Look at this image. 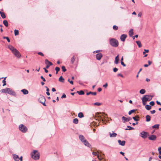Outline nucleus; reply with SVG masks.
<instances>
[{"label":"nucleus","mask_w":161,"mask_h":161,"mask_svg":"<svg viewBox=\"0 0 161 161\" xmlns=\"http://www.w3.org/2000/svg\"><path fill=\"white\" fill-rule=\"evenodd\" d=\"M146 121L149 122L151 120V117L149 115H147L146 116Z\"/></svg>","instance_id":"bb28decb"},{"label":"nucleus","mask_w":161,"mask_h":161,"mask_svg":"<svg viewBox=\"0 0 161 161\" xmlns=\"http://www.w3.org/2000/svg\"><path fill=\"white\" fill-rule=\"evenodd\" d=\"M146 91L144 89H142L139 92L140 94H143L145 93Z\"/></svg>","instance_id":"2f4dec72"},{"label":"nucleus","mask_w":161,"mask_h":161,"mask_svg":"<svg viewBox=\"0 0 161 161\" xmlns=\"http://www.w3.org/2000/svg\"><path fill=\"white\" fill-rule=\"evenodd\" d=\"M157 136L155 135H151L148 138V139L150 140L155 141L156 140Z\"/></svg>","instance_id":"9d476101"},{"label":"nucleus","mask_w":161,"mask_h":161,"mask_svg":"<svg viewBox=\"0 0 161 161\" xmlns=\"http://www.w3.org/2000/svg\"><path fill=\"white\" fill-rule=\"evenodd\" d=\"M75 56H77V54H75V55H74L71 58L70 60V63L71 64H73L74 63V62L75 60Z\"/></svg>","instance_id":"2eb2a0df"},{"label":"nucleus","mask_w":161,"mask_h":161,"mask_svg":"<svg viewBox=\"0 0 161 161\" xmlns=\"http://www.w3.org/2000/svg\"><path fill=\"white\" fill-rule=\"evenodd\" d=\"M131 118L130 117L126 118L124 116H123L122 118V120L123 123H125L126 122H128L131 120Z\"/></svg>","instance_id":"423d86ee"},{"label":"nucleus","mask_w":161,"mask_h":161,"mask_svg":"<svg viewBox=\"0 0 161 161\" xmlns=\"http://www.w3.org/2000/svg\"><path fill=\"white\" fill-rule=\"evenodd\" d=\"M8 47L12 51L13 53L16 49L11 46H8Z\"/></svg>","instance_id":"412c9836"},{"label":"nucleus","mask_w":161,"mask_h":161,"mask_svg":"<svg viewBox=\"0 0 161 161\" xmlns=\"http://www.w3.org/2000/svg\"><path fill=\"white\" fill-rule=\"evenodd\" d=\"M6 77L4 78V79L3 80L2 82L3 83V86H4L6 85V81L5 80V79Z\"/></svg>","instance_id":"37998d69"},{"label":"nucleus","mask_w":161,"mask_h":161,"mask_svg":"<svg viewBox=\"0 0 161 161\" xmlns=\"http://www.w3.org/2000/svg\"><path fill=\"white\" fill-rule=\"evenodd\" d=\"M92 153L94 155L97 156L99 155V153L98 152H93Z\"/></svg>","instance_id":"4c0bfd02"},{"label":"nucleus","mask_w":161,"mask_h":161,"mask_svg":"<svg viewBox=\"0 0 161 161\" xmlns=\"http://www.w3.org/2000/svg\"><path fill=\"white\" fill-rule=\"evenodd\" d=\"M109 43L111 46L114 47H117L119 45L118 41L114 38L111 39L109 41Z\"/></svg>","instance_id":"7ed1b4c3"},{"label":"nucleus","mask_w":161,"mask_h":161,"mask_svg":"<svg viewBox=\"0 0 161 161\" xmlns=\"http://www.w3.org/2000/svg\"><path fill=\"white\" fill-rule=\"evenodd\" d=\"M109 135L111 137H116L117 136V134L116 133L113 132V133L112 134L109 133Z\"/></svg>","instance_id":"4be33fe9"},{"label":"nucleus","mask_w":161,"mask_h":161,"mask_svg":"<svg viewBox=\"0 0 161 161\" xmlns=\"http://www.w3.org/2000/svg\"><path fill=\"white\" fill-rule=\"evenodd\" d=\"M121 64L124 67H125L126 66V64H124V63L123 61H121Z\"/></svg>","instance_id":"13d9d810"},{"label":"nucleus","mask_w":161,"mask_h":161,"mask_svg":"<svg viewBox=\"0 0 161 161\" xmlns=\"http://www.w3.org/2000/svg\"><path fill=\"white\" fill-rule=\"evenodd\" d=\"M86 94L87 95H90V94H92L93 95H96L97 94V93L96 92H87Z\"/></svg>","instance_id":"5701e85b"},{"label":"nucleus","mask_w":161,"mask_h":161,"mask_svg":"<svg viewBox=\"0 0 161 161\" xmlns=\"http://www.w3.org/2000/svg\"><path fill=\"white\" fill-rule=\"evenodd\" d=\"M45 63L46 64L49 65V66H51L53 65V63L49 61L47 59L45 60Z\"/></svg>","instance_id":"f3484780"},{"label":"nucleus","mask_w":161,"mask_h":161,"mask_svg":"<svg viewBox=\"0 0 161 161\" xmlns=\"http://www.w3.org/2000/svg\"><path fill=\"white\" fill-rule=\"evenodd\" d=\"M145 105V108L147 110H149L151 108V106L148 105Z\"/></svg>","instance_id":"c85d7f7f"},{"label":"nucleus","mask_w":161,"mask_h":161,"mask_svg":"<svg viewBox=\"0 0 161 161\" xmlns=\"http://www.w3.org/2000/svg\"><path fill=\"white\" fill-rule=\"evenodd\" d=\"M43 69H44L45 72L47 73L48 72V70H47L45 68H44Z\"/></svg>","instance_id":"69168bd1"},{"label":"nucleus","mask_w":161,"mask_h":161,"mask_svg":"<svg viewBox=\"0 0 161 161\" xmlns=\"http://www.w3.org/2000/svg\"><path fill=\"white\" fill-rule=\"evenodd\" d=\"M127 36L126 34H123L120 37L121 40L122 42H124L125 41V39Z\"/></svg>","instance_id":"1a4fd4ad"},{"label":"nucleus","mask_w":161,"mask_h":161,"mask_svg":"<svg viewBox=\"0 0 161 161\" xmlns=\"http://www.w3.org/2000/svg\"><path fill=\"white\" fill-rule=\"evenodd\" d=\"M84 116V114L82 112H80L78 114V117L80 118H82Z\"/></svg>","instance_id":"c756f323"},{"label":"nucleus","mask_w":161,"mask_h":161,"mask_svg":"<svg viewBox=\"0 0 161 161\" xmlns=\"http://www.w3.org/2000/svg\"><path fill=\"white\" fill-rule=\"evenodd\" d=\"M66 97V95L65 94H64L61 97V98H65Z\"/></svg>","instance_id":"864d4df0"},{"label":"nucleus","mask_w":161,"mask_h":161,"mask_svg":"<svg viewBox=\"0 0 161 161\" xmlns=\"http://www.w3.org/2000/svg\"><path fill=\"white\" fill-rule=\"evenodd\" d=\"M19 129L22 133H25L27 130V128L26 126L23 124H20L19 125Z\"/></svg>","instance_id":"20e7f679"},{"label":"nucleus","mask_w":161,"mask_h":161,"mask_svg":"<svg viewBox=\"0 0 161 161\" xmlns=\"http://www.w3.org/2000/svg\"><path fill=\"white\" fill-rule=\"evenodd\" d=\"M14 159L16 161H19V158L18 155L16 154H14L13 155Z\"/></svg>","instance_id":"6ab92c4d"},{"label":"nucleus","mask_w":161,"mask_h":161,"mask_svg":"<svg viewBox=\"0 0 161 161\" xmlns=\"http://www.w3.org/2000/svg\"><path fill=\"white\" fill-rule=\"evenodd\" d=\"M149 104L151 106H153L154 105L155 103L153 101H151V102H150Z\"/></svg>","instance_id":"de8ad7c7"},{"label":"nucleus","mask_w":161,"mask_h":161,"mask_svg":"<svg viewBox=\"0 0 161 161\" xmlns=\"http://www.w3.org/2000/svg\"><path fill=\"white\" fill-rule=\"evenodd\" d=\"M38 55H40L42 56H44V54H43L42 53V52H38Z\"/></svg>","instance_id":"8fccbe9b"},{"label":"nucleus","mask_w":161,"mask_h":161,"mask_svg":"<svg viewBox=\"0 0 161 161\" xmlns=\"http://www.w3.org/2000/svg\"><path fill=\"white\" fill-rule=\"evenodd\" d=\"M0 14L1 16L3 19H4L6 18L5 14L3 12L0 11Z\"/></svg>","instance_id":"b1692460"},{"label":"nucleus","mask_w":161,"mask_h":161,"mask_svg":"<svg viewBox=\"0 0 161 161\" xmlns=\"http://www.w3.org/2000/svg\"><path fill=\"white\" fill-rule=\"evenodd\" d=\"M3 23L7 27L8 26V23L7 20H4L3 21Z\"/></svg>","instance_id":"e433bc0d"},{"label":"nucleus","mask_w":161,"mask_h":161,"mask_svg":"<svg viewBox=\"0 0 161 161\" xmlns=\"http://www.w3.org/2000/svg\"><path fill=\"white\" fill-rule=\"evenodd\" d=\"M136 43L139 47H141L142 46V44H141V42H140V41H136Z\"/></svg>","instance_id":"f704fd0d"},{"label":"nucleus","mask_w":161,"mask_h":161,"mask_svg":"<svg viewBox=\"0 0 161 161\" xmlns=\"http://www.w3.org/2000/svg\"><path fill=\"white\" fill-rule=\"evenodd\" d=\"M55 70L56 71H59L60 70V68L58 67H56L55 68Z\"/></svg>","instance_id":"603ef678"},{"label":"nucleus","mask_w":161,"mask_h":161,"mask_svg":"<svg viewBox=\"0 0 161 161\" xmlns=\"http://www.w3.org/2000/svg\"><path fill=\"white\" fill-rule=\"evenodd\" d=\"M159 124H156L153 125L152 127L153 128L158 129L159 128Z\"/></svg>","instance_id":"c9c22d12"},{"label":"nucleus","mask_w":161,"mask_h":161,"mask_svg":"<svg viewBox=\"0 0 161 161\" xmlns=\"http://www.w3.org/2000/svg\"><path fill=\"white\" fill-rule=\"evenodd\" d=\"M8 89V88H6L5 89H2L1 90V92L2 93H7V90L6 89Z\"/></svg>","instance_id":"473e14b6"},{"label":"nucleus","mask_w":161,"mask_h":161,"mask_svg":"<svg viewBox=\"0 0 161 161\" xmlns=\"http://www.w3.org/2000/svg\"><path fill=\"white\" fill-rule=\"evenodd\" d=\"M142 15V13L141 12H140L138 14V16L139 17H141Z\"/></svg>","instance_id":"052dcab7"},{"label":"nucleus","mask_w":161,"mask_h":161,"mask_svg":"<svg viewBox=\"0 0 161 161\" xmlns=\"http://www.w3.org/2000/svg\"><path fill=\"white\" fill-rule=\"evenodd\" d=\"M153 97V96L151 95H144L143 97L142 98L143 104L144 105H146L147 102L151 100Z\"/></svg>","instance_id":"f257e3e1"},{"label":"nucleus","mask_w":161,"mask_h":161,"mask_svg":"<svg viewBox=\"0 0 161 161\" xmlns=\"http://www.w3.org/2000/svg\"><path fill=\"white\" fill-rule=\"evenodd\" d=\"M7 90V93L10 95H14L15 94V92L10 88H8L6 89Z\"/></svg>","instance_id":"0eeeda50"},{"label":"nucleus","mask_w":161,"mask_h":161,"mask_svg":"<svg viewBox=\"0 0 161 161\" xmlns=\"http://www.w3.org/2000/svg\"><path fill=\"white\" fill-rule=\"evenodd\" d=\"M38 100L40 103H41L42 102L46 101V99L44 96H42L39 98Z\"/></svg>","instance_id":"ddd939ff"},{"label":"nucleus","mask_w":161,"mask_h":161,"mask_svg":"<svg viewBox=\"0 0 161 161\" xmlns=\"http://www.w3.org/2000/svg\"><path fill=\"white\" fill-rule=\"evenodd\" d=\"M59 81L62 83H64V79L62 76H61L59 79Z\"/></svg>","instance_id":"cd10ccee"},{"label":"nucleus","mask_w":161,"mask_h":161,"mask_svg":"<svg viewBox=\"0 0 161 161\" xmlns=\"http://www.w3.org/2000/svg\"><path fill=\"white\" fill-rule=\"evenodd\" d=\"M103 57L101 53H98L96 55V58L97 60H100Z\"/></svg>","instance_id":"9b49d317"},{"label":"nucleus","mask_w":161,"mask_h":161,"mask_svg":"<svg viewBox=\"0 0 161 161\" xmlns=\"http://www.w3.org/2000/svg\"><path fill=\"white\" fill-rule=\"evenodd\" d=\"M94 104L95 105L99 106L101 105V103L98 102H96L94 103Z\"/></svg>","instance_id":"49530a36"},{"label":"nucleus","mask_w":161,"mask_h":161,"mask_svg":"<svg viewBox=\"0 0 161 161\" xmlns=\"http://www.w3.org/2000/svg\"><path fill=\"white\" fill-rule=\"evenodd\" d=\"M148 135V133L144 131L141 132L140 134V136L143 139L146 138Z\"/></svg>","instance_id":"39448f33"},{"label":"nucleus","mask_w":161,"mask_h":161,"mask_svg":"<svg viewBox=\"0 0 161 161\" xmlns=\"http://www.w3.org/2000/svg\"><path fill=\"white\" fill-rule=\"evenodd\" d=\"M73 122L75 124H77L78 123V120L77 118L74 119L73 120Z\"/></svg>","instance_id":"72a5a7b5"},{"label":"nucleus","mask_w":161,"mask_h":161,"mask_svg":"<svg viewBox=\"0 0 161 161\" xmlns=\"http://www.w3.org/2000/svg\"><path fill=\"white\" fill-rule=\"evenodd\" d=\"M31 157L34 159H38L40 158V153L37 150H34L33 152L31 153Z\"/></svg>","instance_id":"f03ea898"},{"label":"nucleus","mask_w":161,"mask_h":161,"mask_svg":"<svg viewBox=\"0 0 161 161\" xmlns=\"http://www.w3.org/2000/svg\"><path fill=\"white\" fill-rule=\"evenodd\" d=\"M14 34L15 36H17L19 35V31L18 30H14Z\"/></svg>","instance_id":"ea45409f"},{"label":"nucleus","mask_w":161,"mask_h":161,"mask_svg":"<svg viewBox=\"0 0 161 161\" xmlns=\"http://www.w3.org/2000/svg\"><path fill=\"white\" fill-rule=\"evenodd\" d=\"M118 70V69L116 68H114L113 69V71L114 72H116Z\"/></svg>","instance_id":"09e8293b"},{"label":"nucleus","mask_w":161,"mask_h":161,"mask_svg":"<svg viewBox=\"0 0 161 161\" xmlns=\"http://www.w3.org/2000/svg\"><path fill=\"white\" fill-rule=\"evenodd\" d=\"M21 92H22L23 93V94L24 95L27 94L29 93L28 91L26 89H22L21 90Z\"/></svg>","instance_id":"aec40b11"},{"label":"nucleus","mask_w":161,"mask_h":161,"mask_svg":"<svg viewBox=\"0 0 161 161\" xmlns=\"http://www.w3.org/2000/svg\"><path fill=\"white\" fill-rule=\"evenodd\" d=\"M118 142L119 143V144L122 146H124L125 145V141H121V140H118Z\"/></svg>","instance_id":"4468645a"},{"label":"nucleus","mask_w":161,"mask_h":161,"mask_svg":"<svg viewBox=\"0 0 161 161\" xmlns=\"http://www.w3.org/2000/svg\"><path fill=\"white\" fill-rule=\"evenodd\" d=\"M77 92L80 95H83L85 94L84 92L82 90H81L80 91H77Z\"/></svg>","instance_id":"7c9ffc66"},{"label":"nucleus","mask_w":161,"mask_h":161,"mask_svg":"<svg viewBox=\"0 0 161 161\" xmlns=\"http://www.w3.org/2000/svg\"><path fill=\"white\" fill-rule=\"evenodd\" d=\"M132 118L136 121H138L139 120V117L137 115H136L135 117H133Z\"/></svg>","instance_id":"a878e982"},{"label":"nucleus","mask_w":161,"mask_h":161,"mask_svg":"<svg viewBox=\"0 0 161 161\" xmlns=\"http://www.w3.org/2000/svg\"><path fill=\"white\" fill-rule=\"evenodd\" d=\"M127 127L129 128V130H131L134 129V128L130 126H128Z\"/></svg>","instance_id":"3c124183"},{"label":"nucleus","mask_w":161,"mask_h":161,"mask_svg":"<svg viewBox=\"0 0 161 161\" xmlns=\"http://www.w3.org/2000/svg\"><path fill=\"white\" fill-rule=\"evenodd\" d=\"M97 91L99 92H100L102 91V89L101 88H99L97 89Z\"/></svg>","instance_id":"338daca9"},{"label":"nucleus","mask_w":161,"mask_h":161,"mask_svg":"<svg viewBox=\"0 0 161 161\" xmlns=\"http://www.w3.org/2000/svg\"><path fill=\"white\" fill-rule=\"evenodd\" d=\"M13 53L14 54V55L17 57L18 58H19L21 56V54L16 49Z\"/></svg>","instance_id":"6e6552de"},{"label":"nucleus","mask_w":161,"mask_h":161,"mask_svg":"<svg viewBox=\"0 0 161 161\" xmlns=\"http://www.w3.org/2000/svg\"><path fill=\"white\" fill-rule=\"evenodd\" d=\"M97 158H98L99 160L101 161V160L103 159V158L101 156H99V155L97 156Z\"/></svg>","instance_id":"79ce46f5"},{"label":"nucleus","mask_w":161,"mask_h":161,"mask_svg":"<svg viewBox=\"0 0 161 161\" xmlns=\"http://www.w3.org/2000/svg\"><path fill=\"white\" fill-rule=\"evenodd\" d=\"M83 143H84L85 145L89 147H91V145L89 144L88 142L86 140H85Z\"/></svg>","instance_id":"f8f14e48"},{"label":"nucleus","mask_w":161,"mask_h":161,"mask_svg":"<svg viewBox=\"0 0 161 161\" xmlns=\"http://www.w3.org/2000/svg\"><path fill=\"white\" fill-rule=\"evenodd\" d=\"M62 69L63 71L64 72H65L66 71V69L65 68V66H63L62 67Z\"/></svg>","instance_id":"c03bdc74"},{"label":"nucleus","mask_w":161,"mask_h":161,"mask_svg":"<svg viewBox=\"0 0 161 161\" xmlns=\"http://www.w3.org/2000/svg\"><path fill=\"white\" fill-rule=\"evenodd\" d=\"M41 78L42 80L43 81L45 82L46 81L45 78L42 76H41Z\"/></svg>","instance_id":"5fc2aeb1"},{"label":"nucleus","mask_w":161,"mask_h":161,"mask_svg":"<svg viewBox=\"0 0 161 161\" xmlns=\"http://www.w3.org/2000/svg\"><path fill=\"white\" fill-rule=\"evenodd\" d=\"M117 75L118 76H121V77H122V78L123 77V75H122L121 74H120V73L118 74Z\"/></svg>","instance_id":"680f3d73"},{"label":"nucleus","mask_w":161,"mask_h":161,"mask_svg":"<svg viewBox=\"0 0 161 161\" xmlns=\"http://www.w3.org/2000/svg\"><path fill=\"white\" fill-rule=\"evenodd\" d=\"M52 91L53 92H54L56 91V89L54 88H52Z\"/></svg>","instance_id":"774afa93"},{"label":"nucleus","mask_w":161,"mask_h":161,"mask_svg":"<svg viewBox=\"0 0 161 161\" xmlns=\"http://www.w3.org/2000/svg\"><path fill=\"white\" fill-rule=\"evenodd\" d=\"M119 55H118L115 58V61L114 62L115 64H118V63H119Z\"/></svg>","instance_id":"a211bd4d"},{"label":"nucleus","mask_w":161,"mask_h":161,"mask_svg":"<svg viewBox=\"0 0 161 161\" xmlns=\"http://www.w3.org/2000/svg\"><path fill=\"white\" fill-rule=\"evenodd\" d=\"M155 112H156V111H155V110H153L151 111H150V112L152 114H154L155 113Z\"/></svg>","instance_id":"bf43d9fd"},{"label":"nucleus","mask_w":161,"mask_h":161,"mask_svg":"<svg viewBox=\"0 0 161 161\" xmlns=\"http://www.w3.org/2000/svg\"><path fill=\"white\" fill-rule=\"evenodd\" d=\"M108 86V83H106L104 85H103V87L105 88H106Z\"/></svg>","instance_id":"6e6d98bb"},{"label":"nucleus","mask_w":161,"mask_h":161,"mask_svg":"<svg viewBox=\"0 0 161 161\" xmlns=\"http://www.w3.org/2000/svg\"><path fill=\"white\" fill-rule=\"evenodd\" d=\"M3 38L4 39H6V40H7L8 42H10V40L9 38L8 37L4 36V37H3Z\"/></svg>","instance_id":"a18cd8bd"},{"label":"nucleus","mask_w":161,"mask_h":161,"mask_svg":"<svg viewBox=\"0 0 161 161\" xmlns=\"http://www.w3.org/2000/svg\"><path fill=\"white\" fill-rule=\"evenodd\" d=\"M118 29V27L115 25H114L113 26V29L115 30H117Z\"/></svg>","instance_id":"a19ab883"},{"label":"nucleus","mask_w":161,"mask_h":161,"mask_svg":"<svg viewBox=\"0 0 161 161\" xmlns=\"http://www.w3.org/2000/svg\"><path fill=\"white\" fill-rule=\"evenodd\" d=\"M79 138L82 142L86 140L84 136L81 135L79 136Z\"/></svg>","instance_id":"dca6fc26"},{"label":"nucleus","mask_w":161,"mask_h":161,"mask_svg":"<svg viewBox=\"0 0 161 161\" xmlns=\"http://www.w3.org/2000/svg\"><path fill=\"white\" fill-rule=\"evenodd\" d=\"M156 103L158 104L161 106V103L159 102H158V101H156Z\"/></svg>","instance_id":"0e129e2a"},{"label":"nucleus","mask_w":161,"mask_h":161,"mask_svg":"<svg viewBox=\"0 0 161 161\" xmlns=\"http://www.w3.org/2000/svg\"><path fill=\"white\" fill-rule=\"evenodd\" d=\"M129 35L131 37L133 35V30L130 29L129 31Z\"/></svg>","instance_id":"393cba45"},{"label":"nucleus","mask_w":161,"mask_h":161,"mask_svg":"<svg viewBox=\"0 0 161 161\" xmlns=\"http://www.w3.org/2000/svg\"><path fill=\"white\" fill-rule=\"evenodd\" d=\"M136 111V110L135 109H133L130 110L128 114L129 115H130L131 113H134Z\"/></svg>","instance_id":"58836bf2"},{"label":"nucleus","mask_w":161,"mask_h":161,"mask_svg":"<svg viewBox=\"0 0 161 161\" xmlns=\"http://www.w3.org/2000/svg\"><path fill=\"white\" fill-rule=\"evenodd\" d=\"M68 81L72 85H73V81H72V80H71V81H70V79H69L68 80Z\"/></svg>","instance_id":"4d7b16f0"},{"label":"nucleus","mask_w":161,"mask_h":161,"mask_svg":"<svg viewBox=\"0 0 161 161\" xmlns=\"http://www.w3.org/2000/svg\"><path fill=\"white\" fill-rule=\"evenodd\" d=\"M45 101H44V102H42V103H42L44 106H46V105L45 103Z\"/></svg>","instance_id":"e2e57ef3"}]
</instances>
